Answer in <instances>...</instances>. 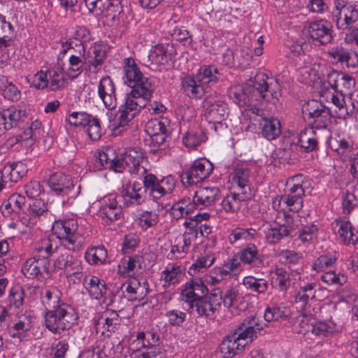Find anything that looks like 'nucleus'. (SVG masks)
Masks as SVG:
<instances>
[{"mask_svg": "<svg viewBox=\"0 0 358 358\" xmlns=\"http://www.w3.org/2000/svg\"><path fill=\"white\" fill-rule=\"evenodd\" d=\"M124 74V83L131 89L126 98L133 102L141 103V106L145 108L155 90V85L143 74L131 57L125 59Z\"/></svg>", "mask_w": 358, "mask_h": 358, "instance_id": "1", "label": "nucleus"}, {"mask_svg": "<svg viewBox=\"0 0 358 358\" xmlns=\"http://www.w3.org/2000/svg\"><path fill=\"white\" fill-rule=\"evenodd\" d=\"M220 76L217 67L213 65L201 66L196 75V79L185 76L182 80V87L186 94L193 99H201L204 94V84H215Z\"/></svg>", "mask_w": 358, "mask_h": 358, "instance_id": "2", "label": "nucleus"}, {"mask_svg": "<svg viewBox=\"0 0 358 358\" xmlns=\"http://www.w3.org/2000/svg\"><path fill=\"white\" fill-rule=\"evenodd\" d=\"M44 317L46 328L55 334L70 329L78 318L74 310L64 303L46 311Z\"/></svg>", "mask_w": 358, "mask_h": 358, "instance_id": "3", "label": "nucleus"}, {"mask_svg": "<svg viewBox=\"0 0 358 358\" xmlns=\"http://www.w3.org/2000/svg\"><path fill=\"white\" fill-rule=\"evenodd\" d=\"M78 224L73 219L55 221L52 231L60 240L62 246L69 251H78L83 244V237L78 233Z\"/></svg>", "mask_w": 358, "mask_h": 358, "instance_id": "4", "label": "nucleus"}, {"mask_svg": "<svg viewBox=\"0 0 358 358\" xmlns=\"http://www.w3.org/2000/svg\"><path fill=\"white\" fill-rule=\"evenodd\" d=\"M187 311H195L199 317L214 320L222 305L220 289H213L209 294L187 304Z\"/></svg>", "mask_w": 358, "mask_h": 358, "instance_id": "5", "label": "nucleus"}, {"mask_svg": "<svg viewBox=\"0 0 358 358\" xmlns=\"http://www.w3.org/2000/svg\"><path fill=\"white\" fill-rule=\"evenodd\" d=\"M292 181L294 182L292 186L287 190V193L280 196V202L285 203L290 210L298 212L303 207V197L310 183L302 175L292 177Z\"/></svg>", "mask_w": 358, "mask_h": 358, "instance_id": "6", "label": "nucleus"}, {"mask_svg": "<svg viewBox=\"0 0 358 358\" xmlns=\"http://www.w3.org/2000/svg\"><path fill=\"white\" fill-rule=\"evenodd\" d=\"M213 171V164L206 159H198L181 174V182L185 185H194L208 178Z\"/></svg>", "mask_w": 358, "mask_h": 358, "instance_id": "7", "label": "nucleus"}, {"mask_svg": "<svg viewBox=\"0 0 358 358\" xmlns=\"http://www.w3.org/2000/svg\"><path fill=\"white\" fill-rule=\"evenodd\" d=\"M50 191L57 196H67V201L79 194L69 176L58 172L52 174L48 182Z\"/></svg>", "mask_w": 358, "mask_h": 358, "instance_id": "8", "label": "nucleus"}, {"mask_svg": "<svg viewBox=\"0 0 358 358\" xmlns=\"http://www.w3.org/2000/svg\"><path fill=\"white\" fill-rule=\"evenodd\" d=\"M306 110L309 117L313 119V127L317 129H325L330 124L332 117L331 110L321 102L315 100L308 101Z\"/></svg>", "mask_w": 358, "mask_h": 358, "instance_id": "9", "label": "nucleus"}, {"mask_svg": "<svg viewBox=\"0 0 358 358\" xmlns=\"http://www.w3.org/2000/svg\"><path fill=\"white\" fill-rule=\"evenodd\" d=\"M51 215L47 204L43 200L35 199L27 206L26 211L20 215V221L22 224L31 227L38 220L48 218Z\"/></svg>", "mask_w": 358, "mask_h": 358, "instance_id": "10", "label": "nucleus"}, {"mask_svg": "<svg viewBox=\"0 0 358 358\" xmlns=\"http://www.w3.org/2000/svg\"><path fill=\"white\" fill-rule=\"evenodd\" d=\"M327 82L333 90L341 94L352 95L356 86V80L352 76L334 70L328 73Z\"/></svg>", "mask_w": 358, "mask_h": 358, "instance_id": "11", "label": "nucleus"}, {"mask_svg": "<svg viewBox=\"0 0 358 358\" xmlns=\"http://www.w3.org/2000/svg\"><path fill=\"white\" fill-rule=\"evenodd\" d=\"M203 103V107H206L204 117L209 124H213L212 127L216 131L215 124H220L227 115V106L224 101H215L211 102L208 99H205Z\"/></svg>", "mask_w": 358, "mask_h": 358, "instance_id": "12", "label": "nucleus"}, {"mask_svg": "<svg viewBox=\"0 0 358 358\" xmlns=\"http://www.w3.org/2000/svg\"><path fill=\"white\" fill-rule=\"evenodd\" d=\"M68 249L62 248L59 257L55 259L54 266L58 269H64L68 274L79 277L82 274L81 262L69 253Z\"/></svg>", "mask_w": 358, "mask_h": 358, "instance_id": "13", "label": "nucleus"}, {"mask_svg": "<svg viewBox=\"0 0 358 358\" xmlns=\"http://www.w3.org/2000/svg\"><path fill=\"white\" fill-rule=\"evenodd\" d=\"M262 329L263 327L259 324V319L255 316H250L245 318L233 334L239 341L248 342V339L252 341L256 338Z\"/></svg>", "mask_w": 358, "mask_h": 358, "instance_id": "14", "label": "nucleus"}, {"mask_svg": "<svg viewBox=\"0 0 358 358\" xmlns=\"http://www.w3.org/2000/svg\"><path fill=\"white\" fill-rule=\"evenodd\" d=\"M268 78L264 73H258L252 80V85L264 100L275 103L278 101L280 92L272 89V84L268 85L267 83Z\"/></svg>", "mask_w": 358, "mask_h": 358, "instance_id": "15", "label": "nucleus"}, {"mask_svg": "<svg viewBox=\"0 0 358 358\" xmlns=\"http://www.w3.org/2000/svg\"><path fill=\"white\" fill-rule=\"evenodd\" d=\"M98 95L108 110H113L116 107L115 85L110 76H106L100 80L98 85Z\"/></svg>", "mask_w": 358, "mask_h": 358, "instance_id": "16", "label": "nucleus"}, {"mask_svg": "<svg viewBox=\"0 0 358 358\" xmlns=\"http://www.w3.org/2000/svg\"><path fill=\"white\" fill-rule=\"evenodd\" d=\"M124 157L131 175L144 176L147 173V169L143 164L145 161V155L141 148L130 149L125 152Z\"/></svg>", "mask_w": 358, "mask_h": 358, "instance_id": "17", "label": "nucleus"}, {"mask_svg": "<svg viewBox=\"0 0 358 358\" xmlns=\"http://www.w3.org/2000/svg\"><path fill=\"white\" fill-rule=\"evenodd\" d=\"M336 8L339 10L336 18V27L339 29H351L352 24L358 20V10L355 6L338 3Z\"/></svg>", "mask_w": 358, "mask_h": 358, "instance_id": "18", "label": "nucleus"}, {"mask_svg": "<svg viewBox=\"0 0 358 358\" xmlns=\"http://www.w3.org/2000/svg\"><path fill=\"white\" fill-rule=\"evenodd\" d=\"M232 182L240 189L245 198H252L254 193L251 189V171L245 166L236 167L232 173Z\"/></svg>", "mask_w": 358, "mask_h": 358, "instance_id": "19", "label": "nucleus"}, {"mask_svg": "<svg viewBox=\"0 0 358 358\" xmlns=\"http://www.w3.org/2000/svg\"><path fill=\"white\" fill-rule=\"evenodd\" d=\"M22 272L29 279L41 277L43 272L49 273V261L45 258L31 257L23 264Z\"/></svg>", "mask_w": 358, "mask_h": 358, "instance_id": "20", "label": "nucleus"}, {"mask_svg": "<svg viewBox=\"0 0 358 358\" xmlns=\"http://www.w3.org/2000/svg\"><path fill=\"white\" fill-rule=\"evenodd\" d=\"M308 34L310 38L320 45H327L332 40L331 26L327 21L310 22L308 27Z\"/></svg>", "mask_w": 358, "mask_h": 358, "instance_id": "21", "label": "nucleus"}, {"mask_svg": "<svg viewBox=\"0 0 358 358\" xmlns=\"http://www.w3.org/2000/svg\"><path fill=\"white\" fill-rule=\"evenodd\" d=\"M26 115V111L12 106L0 110V129L2 134L17 126L18 122Z\"/></svg>", "mask_w": 358, "mask_h": 358, "instance_id": "22", "label": "nucleus"}, {"mask_svg": "<svg viewBox=\"0 0 358 358\" xmlns=\"http://www.w3.org/2000/svg\"><path fill=\"white\" fill-rule=\"evenodd\" d=\"M207 286L199 278L192 279L187 282L182 289L181 294L185 298V301L189 304L198 298H202L209 294Z\"/></svg>", "mask_w": 358, "mask_h": 358, "instance_id": "23", "label": "nucleus"}, {"mask_svg": "<svg viewBox=\"0 0 358 358\" xmlns=\"http://www.w3.org/2000/svg\"><path fill=\"white\" fill-rule=\"evenodd\" d=\"M13 31V27L7 22L6 17L0 14V63L6 62L9 58L8 48L13 41L10 34Z\"/></svg>", "mask_w": 358, "mask_h": 358, "instance_id": "24", "label": "nucleus"}, {"mask_svg": "<svg viewBox=\"0 0 358 358\" xmlns=\"http://www.w3.org/2000/svg\"><path fill=\"white\" fill-rule=\"evenodd\" d=\"M220 189L217 187H199L193 196L192 201L196 206L208 207L220 199Z\"/></svg>", "mask_w": 358, "mask_h": 358, "instance_id": "25", "label": "nucleus"}, {"mask_svg": "<svg viewBox=\"0 0 358 358\" xmlns=\"http://www.w3.org/2000/svg\"><path fill=\"white\" fill-rule=\"evenodd\" d=\"M248 342L239 341L233 333L226 336L220 344V352L224 358H233L244 350Z\"/></svg>", "mask_w": 358, "mask_h": 358, "instance_id": "26", "label": "nucleus"}, {"mask_svg": "<svg viewBox=\"0 0 358 358\" xmlns=\"http://www.w3.org/2000/svg\"><path fill=\"white\" fill-rule=\"evenodd\" d=\"M141 103L133 102L132 100L125 99L124 103L119 108V115L115 120L116 126L124 127L127 125L143 107Z\"/></svg>", "mask_w": 358, "mask_h": 358, "instance_id": "27", "label": "nucleus"}, {"mask_svg": "<svg viewBox=\"0 0 358 358\" xmlns=\"http://www.w3.org/2000/svg\"><path fill=\"white\" fill-rule=\"evenodd\" d=\"M122 210L115 199H104L99 209V215L106 222H113L121 218Z\"/></svg>", "mask_w": 358, "mask_h": 358, "instance_id": "28", "label": "nucleus"}, {"mask_svg": "<svg viewBox=\"0 0 358 358\" xmlns=\"http://www.w3.org/2000/svg\"><path fill=\"white\" fill-rule=\"evenodd\" d=\"M124 200L132 205H141L147 198L145 188L140 182L135 181L131 185H127L122 191Z\"/></svg>", "mask_w": 358, "mask_h": 358, "instance_id": "29", "label": "nucleus"}, {"mask_svg": "<svg viewBox=\"0 0 358 358\" xmlns=\"http://www.w3.org/2000/svg\"><path fill=\"white\" fill-rule=\"evenodd\" d=\"M92 39L90 31L83 27H78L74 31L73 38L69 39V49H73L74 46L78 48L76 52L80 55H83L85 52V45L87 42Z\"/></svg>", "mask_w": 358, "mask_h": 358, "instance_id": "30", "label": "nucleus"}, {"mask_svg": "<svg viewBox=\"0 0 358 358\" xmlns=\"http://www.w3.org/2000/svg\"><path fill=\"white\" fill-rule=\"evenodd\" d=\"M32 322V317L30 315H20L12 330L10 331V337L17 338L20 341L24 340L27 332L29 331L33 327Z\"/></svg>", "mask_w": 358, "mask_h": 358, "instance_id": "31", "label": "nucleus"}, {"mask_svg": "<svg viewBox=\"0 0 358 358\" xmlns=\"http://www.w3.org/2000/svg\"><path fill=\"white\" fill-rule=\"evenodd\" d=\"M3 214L9 215L12 213H15L18 214L19 218L20 215H22V213L26 211L27 207L25 197L20 194L10 195L8 200L3 203Z\"/></svg>", "mask_w": 358, "mask_h": 358, "instance_id": "32", "label": "nucleus"}, {"mask_svg": "<svg viewBox=\"0 0 358 358\" xmlns=\"http://www.w3.org/2000/svg\"><path fill=\"white\" fill-rule=\"evenodd\" d=\"M84 280L85 287L92 298L100 299L106 294L108 289L103 280L96 276H86Z\"/></svg>", "mask_w": 358, "mask_h": 358, "instance_id": "33", "label": "nucleus"}, {"mask_svg": "<svg viewBox=\"0 0 358 358\" xmlns=\"http://www.w3.org/2000/svg\"><path fill=\"white\" fill-rule=\"evenodd\" d=\"M317 285V283L315 282L301 284L299 285L294 296V301L296 303L300 304L301 308H304L310 299L313 300L315 298Z\"/></svg>", "mask_w": 358, "mask_h": 358, "instance_id": "34", "label": "nucleus"}, {"mask_svg": "<svg viewBox=\"0 0 358 358\" xmlns=\"http://www.w3.org/2000/svg\"><path fill=\"white\" fill-rule=\"evenodd\" d=\"M0 94L13 102H17L21 98V92L7 76L0 75Z\"/></svg>", "mask_w": 358, "mask_h": 358, "instance_id": "35", "label": "nucleus"}, {"mask_svg": "<svg viewBox=\"0 0 358 358\" xmlns=\"http://www.w3.org/2000/svg\"><path fill=\"white\" fill-rule=\"evenodd\" d=\"M8 182H17L27 173V165L22 162L6 164L1 170Z\"/></svg>", "mask_w": 358, "mask_h": 358, "instance_id": "36", "label": "nucleus"}, {"mask_svg": "<svg viewBox=\"0 0 358 358\" xmlns=\"http://www.w3.org/2000/svg\"><path fill=\"white\" fill-rule=\"evenodd\" d=\"M263 122L262 133L264 138L268 141H272L278 138L281 134V125L278 119L274 117L262 118Z\"/></svg>", "mask_w": 358, "mask_h": 358, "instance_id": "37", "label": "nucleus"}, {"mask_svg": "<svg viewBox=\"0 0 358 358\" xmlns=\"http://www.w3.org/2000/svg\"><path fill=\"white\" fill-rule=\"evenodd\" d=\"M75 54L71 55L69 59V66L66 69L62 68L65 71L66 75L71 79H75L83 72V65L85 64V54L80 55L76 50Z\"/></svg>", "mask_w": 358, "mask_h": 358, "instance_id": "38", "label": "nucleus"}, {"mask_svg": "<svg viewBox=\"0 0 358 358\" xmlns=\"http://www.w3.org/2000/svg\"><path fill=\"white\" fill-rule=\"evenodd\" d=\"M251 198H245L241 193H230L222 201V209L227 213L238 212L241 206V203Z\"/></svg>", "mask_w": 358, "mask_h": 358, "instance_id": "39", "label": "nucleus"}, {"mask_svg": "<svg viewBox=\"0 0 358 358\" xmlns=\"http://www.w3.org/2000/svg\"><path fill=\"white\" fill-rule=\"evenodd\" d=\"M143 176V187L145 188V194L148 192L149 195L155 201L160 199V180L152 173H146Z\"/></svg>", "mask_w": 358, "mask_h": 358, "instance_id": "40", "label": "nucleus"}, {"mask_svg": "<svg viewBox=\"0 0 358 358\" xmlns=\"http://www.w3.org/2000/svg\"><path fill=\"white\" fill-rule=\"evenodd\" d=\"M273 282L281 292H286L290 286V273L282 267L275 266L271 271Z\"/></svg>", "mask_w": 358, "mask_h": 358, "instance_id": "41", "label": "nucleus"}, {"mask_svg": "<svg viewBox=\"0 0 358 358\" xmlns=\"http://www.w3.org/2000/svg\"><path fill=\"white\" fill-rule=\"evenodd\" d=\"M148 59L151 64L165 65L171 59L168 53L167 47L162 44H157L152 47L148 55Z\"/></svg>", "mask_w": 358, "mask_h": 358, "instance_id": "42", "label": "nucleus"}, {"mask_svg": "<svg viewBox=\"0 0 358 358\" xmlns=\"http://www.w3.org/2000/svg\"><path fill=\"white\" fill-rule=\"evenodd\" d=\"M220 294L224 306L229 309L232 315H238V311L235 308L237 306L238 289L234 287H228L224 292L220 289Z\"/></svg>", "mask_w": 358, "mask_h": 358, "instance_id": "43", "label": "nucleus"}, {"mask_svg": "<svg viewBox=\"0 0 358 358\" xmlns=\"http://www.w3.org/2000/svg\"><path fill=\"white\" fill-rule=\"evenodd\" d=\"M62 248H59L57 243V241L50 238H47L41 240V241L35 248V250L40 255L38 257L39 258H48L55 252L62 250Z\"/></svg>", "mask_w": 358, "mask_h": 358, "instance_id": "44", "label": "nucleus"}, {"mask_svg": "<svg viewBox=\"0 0 358 358\" xmlns=\"http://www.w3.org/2000/svg\"><path fill=\"white\" fill-rule=\"evenodd\" d=\"M339 227L338 234L345 244L355 245L358 241V236L353 233L351 223L349 221L336 223Z\"/></svg>", "mask_w": 358, "mask_h": 358, "instance_id": "45", "label": "nucleus"}, {"mask_svg": "<svg viewBox=\"0 0 358 358\" xmlns=\"http://www.w3.org/2000/svg\"><path fill=\"white\" fill-rule=\"evenodd\" d=\"M107 251L103 246L92 247L85 254L87 262L90 264H101L106 262Z\"/></svg>", "mask_w": 358, "mask_h": 358, "instance_id": "46", "label": "nucleus"}, {"mask_svg": "<svg viewBox=\"0 0 358 358\" xmlns=\"http://www.w3.org/2000/svg\"><path fill=\"white\" fill-rule=\"evenodd\" d=\"M135 222L143 230L145 231L158 223L159 215L155 212L146 210L139 214Z\"/></svg>", "mask_w": 358, "mask_h": 358, "instance_id": "47", "label": "nucleus"}, {"mask_svg": "<svg viewBox=\"0 0 358 358\" xmlns=\"http://www.w3.org/2000/svg\"><path fill=\"white\" fill-rule=\"evenodd\" d=\"M290 146H299L304 152H310L316 149L317 141L314 136H310L306 131H301L298 136L297 143Z\"/></svg>", "mask_w": 358, "mask_h": 358, "instance_id": "48", "label": "nucleus"}, {"mask_svg": "<svg viewBox=\"0 0 358 358\" xmlns=\"http://www.w3.org/2000/svg\"><path fill=\"white\" fill-rule=\"evenodd\" d=\"M287 316L288 310L285 307H280L274 305L268 306L264 315V319L267 322L285 319Z\"/></svg>", "mask_w": 358, "mask_h": 358, "instance_id": "49", "label": "nucleus"}, {"mask_svg": "<svg viewBox=\"0 0 358 358\" xmlns=\"http://www.w3.org/2000/svg\"><path fill=\"white\" fill-rule=\"evenodd\" d=\"M136 339L141 343L143 348H149L157 345L159 342V336L153 331H141L136 335Z\"/></svg>", "mask_w": 358, "mask_h": 358, "instance_id": "50", "label": "nucleus"}, {"mask_svg": "<svg viewBox=\"0 0 358 358\" xmlns=\"http://www.w3.org/2000/svg\"><path fill=\"white\" fill-rule=\"evenodd\" d=\"M168 324L171 327H180L186 320V313L178 309L167 310L165 313Z\"/></svg>", "mask_w": 358, "mask_h": 358, "instance_id": "51", "label": "nucleus"}, {"mask_svg": "<svg viewBox=\"0 0 358 358\" xmlns=\"http://www.w3.org/2000/svg\"><path fill=\"white\" fill-rule=\"evenodd\" d=\"M243 284L252 291L259 294L265 293L268 289V282L264 279L248 276L244 278Z\"/></svg>", "mask_w": 358, "mask_h": 358, "instance_id": "52", "label": "nucleus"}, {"mask_svg": "<svg viewBox=\"0 0 358 358\" xmlns=\"http://www.w3.org/2000/svg\"><path fill=\"white\" fill-rule=\"evenodd\" d=\"M257 235V231L254 229H243L236 228L234 229L229 236V241L231 243H235L237 241L244 240L250 241L255 238Z\"/></svg>", "mask_w": 358, "mask_h": 358, "instance_id": "53", "label": "nucleus"}, {"mask_svg": "<svg viewBox=\"0 0 358 358\" xmlns=\"http://www.w3.org/2000/svg\"><path fill=\"white\" fill-rule=\"evenodd\" d=\"M206 140V136L201 131H188L182 138V142L187 148H196Z\"/></svg>", "mask_w": 358, "mask_h": 358, "instance_id": "54", "label": "nucleus"}, {"mask_svg": "<svg viewBox=\"0 0 358 358\" xmlns=\"http://www.w3.org/2000/svg\"><path fill=\"white\" fill-rule=\"evenodd\" d=\"M280 260L285 264H288L292 272L294 269L292 266L300 263L302 259L301 254L296 252L293 250H282L279 254Z\"/></svg>", "mask_w": 358, "mask_h": 358, "instance_id": "55", "label": "nucleus"}, {"mask_svg": "<svg viewBox=\"0 0 358 358\" xmlns=\"http://www.w3.org/2000/svg\"><path fill=\"white\" fill-rule=\"evenodd\" d=\"M285 223L281 224L282 232L287 237L298 236L300 229L297 221L294 220L289 214L284 213Z\"/></svg>", "mask_w": 358, "mask_h": 358, "instance_id": "56", "label": "nucleus"}, {"mask_svg": "<svg viewBox=\"0 0 358 358\" xmlns=\"http://www.w3.org/2000/svg\"><path fill=\"white\" fill-rule=\"evenodd\" d=\"M24 290L21 287H13L8 294V301L10 307L20 308L22 306L24 299Z\"/></svg>", "mask_w": 358, "mask_h": 358, "instance_id": "57", "label": "nucleus"}, {"mask_svg": "<svg viewBox=\"0 0 358 358\" xmlns=\"http://www.w3.org/2000/svg\"><path fill=\"white\" fill-rule=\"evenodd\" d=\"M215 261L212 255H206L199 258L189 268L188 273L191 275H194L197 273L202 271L203 269L210 266Z\"/></svg>", "mask_w": 358, "mask_h": 358, "instance_id": "58", "label": "nucleus"}, {"mask_svg": "<svg viewBox=\"0 0 358 358\" xmlns=\"http://www.w3.org/2000/svg\"><path fill=\"white\" fill-rule=\"evenodd\" d=\"M322 280L328 285H343L347 280V276L341 273H336L334 271H327L321 276Z\"/></svg>", "mask_w": 358, "mask_h": 358, "instance_id": "59", "label": "nucleus"}, {"mask_svg": "<svg viewBox=\"0 0 358 358\" xmlns=\"http://www.w3.org/2000/svg\"><path fill=\"white\" fill-rule=\"evenodd\" d=\"M92 115L85 112H73L70 114L66 119L68 122L75 127H86V124L90 122V118Z\"/></svg>", "mask_w": 358, "mask_h": 358, "instance_id": "60", "label": "nucleus"}, {"mask_svg": "<svg viewBox=\"0 0 358 358\" xmlns=\"http://www.w3.org/2000/svg\"><path fill=\"white\" fill-rule=\"evenodd\" d=\"M86 127H87V133L92 140L96 141L101 138V127L98 118L92 115L90 118V122L86 124Z\"/></svg>", "mask_w": 358, "mask_h": 358, "instance_id": "61", "label": "nucleus"}, {"mask_svg": "<svg viewBox=\"0 0 358 358\" xmlns=\"http://www.w3.org/2000/svg\"><path fill=\"white\" fill-rule=\"evenodd\" d=\"M145 131L150 136L163 131L168 132L165 123L157 119L150 120L145 124Z\"/></svg>", "mask_w": 358, "mask_h": 358, "instance_id": "62", "label": "nucleus"}, {"mask_svg": "<svg viewBox=\"0 0 358 358\" xmlns=\"http://www.w3.org/2000/svg\"><path fill=\"white\" fill-rule=\"evenodd\" d=\"M259 252L254 244H249L241 253V260L245 264H251L259 259Z\"/></svg>", "mask_w": 358, "mask_h": 358, "instance_id": "63", "label": "nucleus"}, {"mask_svg": "<svg viewBox=\"0 0 358 358\" xmlns=\"http://www.w3.org/2000/svg\"><path fill=\"white\" fill-rule=\"evenodd\" d=\"M160 180V199L171 194L176 187V180L171 175L162 177Z\"/></svg>", "mask_w": 358, "mask_h": 358, "instance_id": "64", "label": "nucleus"}]
</instances>
